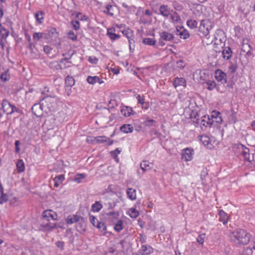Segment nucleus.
Here are the masks:
<instances>
[{"mask_svg":"<svg viewBox=\"0 0 255 255\" xmlns=\"http://www.w3.org/2000/svg\"><path fill=\"white\" fill-rule=\"evenodd\" d=\"M45 38H47L49 37L52 39H56L59 36V33L57 29L54 27L50 28L48 31L47 33H45Z\"/></svg>","mask_w":255,"mask_h":255,"instance_id":"nucleus-19","label":"nucleus"},{"mask_svg":"<svg viewBox=\"0 0 255 255\" xmlns=\"http://www.w3.org/2000/svg\"><path fill=\"white\" fill-rule=\"evenodd\" d=\"M88 61L93 64H96L98 62V59L95 57L90 56L88 58Z\"/></svg>","mask_w":255,"mask_h":255,"instance_id":"nucleus-60","label":"nucleus"},{"mask_svg":"<svg viewBox=\"0 0 255 255\" xmlns=\"http://www.w3.org/2000/svg\"><path fill=\"white\" fill-rule=\"evenodd\" d=\"M187 26L191 28L194 29L197 27L198 22L194 19H189L186 22Z\"/></svg>","mask_w":255,"mask_h":255,"instance_id":"nucleus-46","label":"nucleus"},{"mask_svg":"<svg viewBox=\"0 0 255 255\" xmlns=\"http://www.w3.org/2000/svg\"><path fill=\"white\" fill-rule=\"evenodd\" d=\"M103 12L111 16H114V7L111 4H107L106 6L105 10H103Z\"/></svg>","mask_w":255,"mask_h":255,"instance_id":"nucleus-37","label":"nucleus"},{"mask_svg":"<svg viewBox=\"0 0 255 255\" xmlns=\"http://www.w3.org/2000/svg\"><path fill=\"white\" fill-rule=\"evenodd\" d=\"M206 84L207 86V89L210 91L213 90L216 86V82L212 80H208L206 82Z\"/></svg>","mask_w":255,"mask_h":255,"instance_id":"nucleus-47","label":"nucleus"},{"mask_svg":"<svg viewBox=\"0 0 255 255\" xmlns=\"http://www.w3.org/2000/svg\"><path fill=\"white\" fill-rule=\"evenodd\" d=\"M8 199L7 194L3 193V188L1 184H0V204H2L6 202Z\"/></svg>","mask_w":255,"mask_h":255,"instance_id":"nucleus-28","label":"nucleus"},{"mask_svg":"<svg viewBox=\"0 0 255 255\" xmlns=\"http://www.w3.org/2000/svg\"><path fill=\"white\" fill-rule=\"evenodd\" d=\"M65 179L64 176L62 174L59 175L58 176H56L54 178V187H57L59 186V185L64 181Z\"/></svg>","mask_w":255,"mask_h":255,"instance_id":"nucleus-33","label":"nucleus"},{"mask_svg":"<svg viewBox=\"0 0 255 255\" xmlns=\"http://www.w3.org/2000/svg\"><path fill=\"white\" fill-rule=\"evenodd\" d=\"M68 37L73 41H76L77 40V36L75 34L73 31H70L68 34Z\"/></svg>","mask_w":255,"mask_h":255,"instance_id":"nucleus-55","label":"nucleus"},{"mask_svg":"<svg viewBox=\"0 0 255 255\" xmlns=\"http://www.w3.org/2000/svg\"><path fill=\"white\" fill-rule=\"evenodd\" d=\"M44 12L42 11H38L35 14V17L37 21L41 24L44 19Z\"/></svg>","mask_w":255,"mask_h":255,"instance_id":"nucleus-38","label":"nucleus"},{"mask_svg":"<svg viewBox=\"0 0 255 255\" xmlns=\"http://www.w3.org/2000/svg\"><path fill=\"white\" fill-rule=\"evenodd\" d=\"M176 34L184 39L188 38L190 35L188 31L182 26H180L176 28Z\"/></svg>","mask_w":255,"mask_h":255,"instance_id":"nucleus-13","label":"nucleus"},{"mask_svg":"<svg viewBox=\"0 0 255 255\" xmlns=\"http://www.w3.org/2000/svg\"><path fill=\"white\" fill-rule=\"evenodd\" d=\"M241 255H255V242L252 247L245 249Z\"/></svg>","mask_w":255,"mask_h":255,"instance_id":"nucleus-24","label":"nucleus"},{"mask_svg":"<svg viewBox=\"0 0 255 255\" xmlns=\"http://www.w3.org/2000/svg\"><path fill=\"white\" fill-rule=\"evenodd\" d=\"M136 98L138 100V103L140 104L142 107L143 108V105L144 104V98L143 96H140L139 95H138L136 97Z\"/></svg>","mask_w":255,"mask_h":255,"instance_id":"nucleus-58","label":"nucleus"},{"mask_svg":"<svg viewBox=\"0 0 255 255\" xmlns=\"http://www.w3.org/2000/svg\"><path fill=\"white\" fill-rule=\"evenodd\" d=\"M87 82L91 85H94L96 83H98L100 84H101L104 83V81L101 80L99 77L97 76H89L87 78Z\"/></svg>","mask_w":255,"mask_h":255,"instance_id":"nucleus-22","label":"nucleus"},{"mask_svg":"<svg viewBox=\"0 0 255 255\" xmlns=\"http://www.w3.org/2000/svg\"><path fill=\"white\" fill-rule=\"evenodd\" d=\"M153 252V249L151 246L147 245H142L139 250V253L141 255H150Z\"/></svg>","mask_w":255,"mask_h":255,"instance_id":"nucleus-21","label":"nucleus"},{"mask_svg":"<svg viewBox=\"0 0 255 255\" xmlns=\"http://www.w3.org/2000/svg\"><path fill=\"white\" fill-rule=\"evenodd\" d=\"M121 130L126 133H131L133 130V128L131 125L125 124L120 128Z\"/></svg>","mask_w":255,"mask_h":255,"instance_id":"nucleus-30","label":"nucleus"},{"mask_svg":"<svg viewBox=\"0 0 255 255\" xmlns=\"http://www.w3.org/2000/svg\"><path fill=\"white\" fill-rule=\"evenodd\" d=\"M45 33H44L43 32H35L33 33V35H32L33 39L35 41L40 40L43 37H45Z\"/></svg>","mask_w":255,"mask_h":255,"instance_id":"nucleus-40","label":"nucleus"},{"mask_svg":"<svg viewBox=\"0 0 255 255\" xmlns=\"http://www.w3.org/2000/svg\"><path fill=\"white\" fill-rule=\"evenodd\" d=\"M52 48L48 45H45L43 47V51L47 54H49L51 53Z\"/></svg>","mask_w":255,"mask_h":255,"instance_id":"nucleus-59","label":"nucleus"},{"mask_svg":"<svg viewBox=\"0 0 255 255\" xmlns=\"http://www.w3.org/2000/svg\"><path fill=\"white\" fill-rule=\"evenodd\" d=\"M220 115H221V114L220 112L216 111H214L212 113L211 117H210V119H213L215 117H218V116H220Z\"/></svg>","mask_w":255,"mask_h":255,"instance_id":"nucleus-61","label":"nucleus"},{"mask_svg":"<svg viewBox=\"0 0 255 255\" xmlns=\"http://www.w3.org/2000/svg\"><path fill=\"white\" fill-rule=\"evenodd\" d=\"M1 107L4 113L7 115H11L15 112H17L18 109L14 106L11 105L6 99H3L1 103Z\"/></svg>","mask_w":255,"mask_h":255,"instance_id":"nucleus-7","label":"nucleus"},{"mask_svg":"<svg viewBox=\"0 0 255 255\" xmlns=\"http://www.w3.org/2000/svg\"><path fill=\"white\" fill-rule=\"evenodd\" d=\"M159 11L160 14L166 18H167L170 16L171 13L173 12V10H171L168 5L162 4L160 5Z\"/></svg>","mask_w":255,"mask_h":255,"instance_id":"nucleus-12","label":"nucleus"},{"mask_svg":"<svg viewBox=\"0 0 255 255\" xmlns=\"http://www.w3.org/2000/svg\"><path fill=\"white\" fill-rule=\"evenodd\" d=\"M128 197L131 200H135L136 198L135 189L128 188L127 190Z\"/></svg>","mask_w":255,"mask_h":255,"instance_id":"nucleus-29","label":"nucleus"},{"mask_svg":"<svg viewBox=\"0 0 255 255\" xmlns=\"http://www.w3.org/2000/svg\"><path fill=\"white\" fill-rule=\"evenodd\" d=\"M128 213L130 217L132 218H137L139 214V212L136 209L133 208H130Z\"/></svg>","mask_w":255,"mask_h":255,"instance_id":"nucleus-44","label":"nucleus"},{"mask_svg":"<svg viewBox=\"0 0 255 255\" xmlns=\"http://www.w3.org/2000/svg\"><path fill=\"white\" fill-rule=\"evenodd\" d=\"M173 86L175 88L179 86L185 87L186 86V80L182 77H176L173 80Z\"/></svg>","mask_w":255,"mask_h":255,"instance_id":"nucleus-20","label":"nucleus"},{"mask_svg":"<svg viewBox=\"0 0 255 255\" xmlns=\"http://www.w3.org/2000/svg\"><path fill=\"white\" fill-rule=\"evenodd\" d=\"M75 84L74 79L70 76H68L65 78V85L66 86L72 87Z\"/></svg>","mask_w":255,"mask_h":255,"instance_id":"nucleus-45","label":"nucleus"},{"mask_svg":"<svg viewBox=\"0 0 255 255\" xmlns=\"http://www.w3.org/2000/svg\"><path fill=\"white\" fill-rule=\"evenodd\" d=\"M250 41L248 39H244L242 44L241 51L245 53L248 55L251 54L252 47L249 43Z\"/></svg>","mask_w":255,"mask_h":255,"instance_id":"nucleus-11","label":"nucleus"},{"mask_svg":"<svg viewBox=\"0 0 255 255\" xmlns=\"http://www.w3.org/2000/svg\"><path fill=\"white\" fill-rule=\"evenodd\" d=\"M159 36L160 39H162L166 41H170L174 38V36L172 34L166 31H162L160 32Z\"/></svg>","mask_w":255,"mask_h":255,"instance_id":"nucleus-18","label":"nucleus"},{"mask_svg":"<svg viewBox=\"0 0 255 255\" xmlns=\"http://www.w3.org/2000/svg\"><path fill=\"white\" fill-rule=\"evenodd\" d=\"M215 78L217 81L222 84H225L227 82V74L220 69H217L215 71Z\"/></svg>","mask_w":255,"mask_h":255,"instance_id":"nucleus-10","label":"nucleus"},{"mask_svg":"<svg viewBox=\"0 0 255 255\" xmlns=\"http://www.w3.org/2000/svg\"><path fill=\"white\" fill-rule=\"evenodd\" d=\"M170 22L173 23H179L181 22V18L179 15L176 12H172L170 15Z\"/></svg>","mask_w":255,"mask_h":255,"instance_id":"nucleus-27","label":"nucleus"},{"mask_svg":"<svg viewBox=\"0 0 255 255\" xmlns=\"http://www.w3.org/2000/svg\"><path fill=\"white\" fill-rule=\"evenodd\" d=\"M172 6L176 10H181L183 8L182 5L176 0L172 1Z\"/></svg>","mask_w":255,"mask_h":255,"instance_id":"nucleus-53","label":"nucleus"},{"mask_svg":"<svg viewBox=\"0 0 255 255\" xmlns=\"http://www.w3.org/2000/svg\"><path fill=\"white\" fill-rule=\"evenodd\" d=\"M113 30H115V29H108L107 34L111 39L115 40L119 39L120 36L118 34H115L112 32Z\"/></svg>","mask_w":255,"mask_h":255,"instance_id":"nucleus-39","label":"nucleus"},{"mask_svg":"<svg viewBox=\"0 0 255 255\" xmlns=\"http://www.w3.org/2000/svg\"><path fill=\"white\" fill-rule=\"evenodd\" d=\"M71 24L74 29L78 30L80 29V22L78 20H73L71 21Z\"/></svg>","mask_w":255,"mask_h":255,"instance_id":"nucleus-52","label":"nucleus"},{"mask_svg":"<svg viewBox=\"0 0 255 255\" xmlns=\"http://www.w3.org/2000/svg\"><path fill=\"white\" fill-rule=\"evenodd\" d=\"M123 229V221L121 220H118L115 224L114 230L119 232Z\"/></svg>","mask_w":255,"mask_h":255,"instance_id":"nucleus-42","label":"nucleus"},{"mask_svg":"<svg viewBox=\"0 0 255 255\" xmlns=\"http://www.w3.org/2000/svg\"><path fill=\"white\" fill-rule=\"evenodd\" d=\"M41 227L45 231H50L55 228H60L56 223H43L41 225Z\"/></svg>","mask_w":255,"mask_h":255,"instance_id":"nucleus-17","label":"nucleus"},{"mask_svg":"<svg viewBox=\"0 0 255 255\" xmlns=\"http://www.w3.org/2000/svg\"><path fill=\"white\" fill-rule=\"evenodd\" d=\"M229 238L232 242L241 246L248 244L250 241L251 236L243 229H237L230 234Z\"/></svg>","mask_w":255,"mask_h":255,"instance_id":"nucleus-1","label":"nucleus"},{"mask_svg":"<svg viewBox=\"0 0 255 255\" xmlns=\"http://www.w3.org/2000/svg\"><path fill=\"white\" fill-rule=\"evenodd\" d=\"M194 150L192 148H185L183 149L181 153L182 159L186 161H191L193 158Z\"/></svg>","mask_w":255,"mask_h":255,"instance_id":"nucleus-9","label":"nucleus"},{"mask_svg":"<svg viewBox=\"0 0 255 255\" xmlns=\"http://www.w3.org/2000/svg\"><path fill=\"white\" fill-rule=\"evenodd\" d=\"M237 69V67L235 65L232 64L229 67V70L231 73H234Z\"/></svg>","mask_w":255,"mask_h":255,"instance_id":"nucleus-62","label":"nucleus"},{"mask_svg":"<svg viewBox=\"0 0 255 255\" xmlns=\"http://www.w3.org/2000/svg\"><path fill=\"white\" fill-rule=\"evenodd\" d=\"M177 66L178 68L182 69L184 67L185 65L183 64V61L182 60H180L177 62Z\"/></svg>","mask_w":255,"mask_h":255,"instance_id":"nucleus-63","label":"nucleus"},{"mask_svg":"<svg viewBox=\"0 0 255 255\" xmlns=\"http://www.w3.org/2000/svg\"><path fill=\"white\" fill-rule=\"evenodd\" d=\"M200 140L205 146L207 147L209 146V145L210 143L209 137L205 135H202L201 136Z\"/></svg>","mask_w":255,"mask_h":255,"instance_id":"nucleus-49","label":"nucleus"},{"mask_svg":"<svg viewBox=\"0 0 255 255\" xmlns=\"http://www.w3.org/2000/svg\"><path fill=\"white\" fill-rule=\"evenodd\" d=\"M237 148L239 149L242 151V154L244 156L245 159L250 162L254 160V155L250 154L249 153V149L247 148L245 145L242 144L238 143L236 145Z\"/></svg>","mask_w":255,"mask_h":255,"instance_id":"nucleus-8","label":"nucleus"},{"mask_svg":"<svg viewBox=\"0 0 255 255\" xmlns=\"http://www.w3.org/2000/svg\"><path fill=\"white\" fill-rule=\"evenodd\" d=\"M213 24L209 19H203L201 21L199 27V31L205 36L209 35L210 31L212 29Z\"/></svg>","mask_w":255,"mask_h":255,"instance_id":"nucleus-4","label":"nucleus"},{"mask_svg":"<svg viewBox=\"0 0 255 255\" xmlns=\"http://www.w3.org/2000/svg\"><path fill=\"white\" fill-rule=\"evenodd\" d=\"M85 177L86 176L83 173L77 174L75 175L74 180L76 182L79 183L81 182V180L85 178Z\"/></svg>","mask_w":255,"mask_h":255,"instance_id":"nucleus-51","label":"nucleus"},{"mask_svg":"<svg viewBox=\"0 0 255 255\" xmlns=\"http://www.w3.org/2000/svg\"><path fill=\"white\" fill-rule=\"evenodd\" d=\"M232 56V51L230 47H225L222 51V56L224 59L229 60Z\"/></svg>","mask_w":255,"mask_h":255,"instance_id":"nucleus-26","label":"nucleus"},{"mask_svg":"<svg viewBox=\"0 0 255 255\" xmlns=\"http://www.w3.org/2000/svg\"><path fill=\"white\" fill-rule=\"evenodd\" d=\"M36 107H39L42 110L43 109L45 111L48 109L50 112H54L57 109L56 99L54 97H46L42 100L40 105L35 104L32 108V110H33Z\"/></svg>","mask_w":255,"mask_h":255,"instance_id":"nucleus-3","label":"nucleus"},{"mask_svg":"<svg viewBox=\"0 0 255 255\" xmlns=\"http://www.w3.org/2000/svg\"><path fill=\"white\" fill-rule=\"evenodd\" d=\"M89 220L91 224L95 227L98 228L101 234L106 236L108 232H107V226L105 223L99 222L97 218L93 215H89Z\"/></svg>","mask_w":255,"mask_h":255,"instance_id":"nucleus-5","label":"nucleus"},{"mask_svg":"<svg viewBox=\"0 0 255 255\" xmlns=\"http://www.w3.org/2000/svg\"><path fill=\"white\" fill-rule=\"evenodd\" d=\"M10 76L9 74V70L8 69H6L0 75V79L2 82H6L10 80Z\"/></svg>","mask_w":255,"mask_h":255,"instance_id":"nucleus-25","label":"nucleus"},{"mask_svg":"<svg viewBox=\"0 0 255 255\" xmlns=\"http://www.w3.org/2000/svg\"><path fill=\"white\" fill-rule=\"evenodd\" d=\"M95 140L97 143L107 142L108 145H111L113 144V140L106 136H99L95 137Z\"/></svg>","mask_w":255,"mask_h":255,"instance_id":"nucleus-15","label":"nucleus"},{"mask_svg":"<svg viewBox=\"0 0 255 255\" xmlns=\"http://www.w3.org/2000/svg\"><path fill=\"white\" fill-rule=\"evenodd\" d=\"M122 114L125 117H129L132 114L133 110L131 108L125 107L121 109Z\"/></svg>","mask_w":255,"mask_h":255,"instance_id":"nucleus-36","label":"nucleus"},{"mask_svg":"<svg viewBox=\"0 0 255 255\" xmlns=\"http://www.w3.org/2000/svg\"><path fill=\"white\" fill-rule=\"evenodd\" d=\"M76 16L81 21H87L88 19V17L87 15H82L80 12L76 13Z\"/></svg>","mask_w":255,"mask_h":255,"instance_id":"nucleus-54","label":"nucleus"},{"mask_svg":"<svg viewBox=\"0 0 255 255\" xmlns=\"http://www.w3.org/2000/svg\"><path fill=\"white\" fill-rule=\"evenodd\" d=\"M151 164L149 161L144 160L140 163V166L143 171H146L151 168Z\"/></svg>","mask_w":255,"mask_h":255,"instance_id":"nucleus-35","label":"nucleus"},{"mask_svg":"<svg viewBox=\"0 0 255 255\" xmlns=\"http://www.w3.org/2000/svg\"><path fill=\"white\" fill-rule=\"evenodd\" d=\"M17 170L18 173H21L25 170V164L22 159H19L16 164Z\"/></svg>","mask_w":255,"mask_h":255,"instance_id":"nucleus-34","label":"nucleus"},{"mask_svg":"<svg viewBox=\"0 0 255 255\" xmlns=\"http://www.w3.org/2000/svg\"><path fill=\"white\" fill-rule=\"evenodd\" d=\"M42 216L44 218L49 221V218H51L53 220H57V214L51 210H46L43 212Z\"/></svg>","mask_w":255,"mask_h":255,"instance_id":"nucleus-16","label":"nucleus"},{"mask_svg":"<svg viewBox=\"0 0 255 255\" xmlns=\"http://www.w3.org/2000/svg\"><path fill=\"white\" fill-rule=\"evenodd\" d=\"M210 120L212 122V127L218 126V125L220 124L222 122V118L221 117V115L215 117L213 119H210Z\"/></svg>","mask_w":255,"mask_h":255,"instance_id":"nucleus-41","label":"nucleus"},{"mask_svg":"<svg viewBox=\"0 0 255 255\" xmlns=\"http://www.w3.org/2000/svg\"><path fill=\"white\" fill-rule=\"evenodd\" d=\"M122 33L128 39L129 51L131 52H133L134 50L135 45L134 36L132 30L129 28H127L123 30Z\"/></svg>","mask_w":255,"mask_h":255,"instance_id":"nucleus-6","label":"nucleus"},{"mask_svg":"<svg viewBox=\"0 0 255 255\" xmlns=\"http://www.w3.org/2000/svg\"><path fill=\"white\" fill-rule=\"evenodd\" d=\"M27 48L31 53H33L34 49H36V43L31 42H29Z\"/></svg>","mask_w":255,"mask_h":255,"instance_id":"nucleus-56","label":"nucleus"},{"mask_svg":"<svg viewBox=\"0 0 255 255\" xmlns=\"http://www.w3.org/2000/svg\"><path fill=\"white\" fill-rule=\"evenodd\" d=\"M219 221L222 222L224 225L227 224L228 221L229 217L228 214L223 210L219 211Z\"/></svg>","mask_w":255,"mask_h":255,"instance_id":"nucleus-23","label":"nucleus"},{"mask_svg":"<svg viewBox=\"0 0 255 255\" xmlns=\"http://www.w3.org/2000/svg\"><path fill=\"white\" fill-rule=\"evenodd\" d=\"M190 118L192 122L195 123L196 127H200L202 129L204 127H211L212 121L210 120V118L209 116H204L201 119L199 118V114L194 111H192L190 114Z\"/></svg>","mask_w":255,"mask_h":255,"instance_id":"nucleus-2","label":"nucleus"},{"mask_svg":"<svg viewBox=\"0 0 255 255\" xmlns=\"http://www.w3.org/2000/svg\"><path fill=\"white\" fill-rule=\"evenodd\" d=\"M56 245L57 247L60 248L61 250H63L64 249V243L61 241H58L56 242Z\"/></svg>","mask_w":255,"mask_h":255,"instance_id":"nucleus-64","label":"nucleus"},{"mask_svg":"<svg viewBox=\"0 0 255 255\" xmlns=\"http://www.w3.org/2000/svg\"><path fill=\"white\" fill-rule=\"evenodd\" d=\"M103 208V205L100 201H96L91 206V210L94 212H99Z\"/></svg>","mask_w":255,"mask_h":255,"instance_id":"nucleus-32","label":"nucleus"},{"mask_svg":"<svg viewBox=\"0 0 255 255\" xmlns=\"http://www.w3.org/2000/svg\"><path fill=\"white\" fill-rule=\"evenodd\" d=\"M142 42L147 45L153 46L156 43V40L152 38H145L143 39Z\"/></svg>","mask_w":255,"mask_h":255,"instance_id":"nucleus-43","label":"nucleus"},{"mask_svg":"<svg viewBox=\"0 0 255 255\" xmlns=\"http://www.w3.org/2000/svg\"><path fill=\"white\" fill-rule=\"evenodd\" d=\"M205 237L206 234L205 233L199 234L196 238L197 242L200 245H203Z\"/></svg>","mask_w":255,"mask_h":255,"instance_id":"nucleus-48","label":"nucleus"},{"mask_svg":"<svg viewBox=\"0 0 255 255\" xmlns=\"http://www.w3.org/2000/svg\"><path fill=\"white\" fill-rule=\"evenodd\" d=\"M154 120L152 119H149L148 118H146V121L143 122L145 126L147 127H151L152 126L153 123L154 122Z\"/></svg>","mask_w":255,"mask_h":255,"instance_id":"nucleus-57","label":"nucleus"},{"mask_svg":"<svg viewBox=\"0 0 255 255\" xmlns=\"http://www.w3.org/2000/svg\"><path fill=\"white\" fill-rule=\"evenodd\" d=\"M83 220V218L78 215H71L67 216L66 219V222L68 225H71Z\"/></svg>","mask_w":255,"mask_h":255,"instance_id":"nucleus-14","label":"nucleus"},{"mask_svg":"<svg viewBox=\"0 0 255 255\" xmlns=\"http://www.w3.org/2000/svg\"><path fill=\"white\" fill-rule=\"evenodd\" d=\"M108 219L112 223H115L118 219L119 214L116 212H110L107 213Z\"/></svg>","mask_w":255,"mask_h":255,"instance_id":"nucleus-31","label":"nucleus"},{"mask_svg":"<svg viewBox=\"0 0 255 255\" xmlns=\"http://www.w3.org/2000/svg\"><path fill=\"white\" fill-rule=\"evenodd\" d=\"M0 34L2 38H6L9 35V31L4 27L0 28Z\"/></svg>","mask_w":255,"mask_h":255,"instance_id":"nucleus-50","label":"nucleus"}]
</instances>
